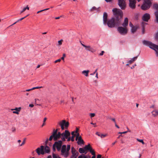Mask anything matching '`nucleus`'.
<instances>
[{
	"mask_svg": "<svg viewBox=\"0 0 158 158\" xmlns=\"http://www.w3.org/2000/svg\"><path fill=\"white\" fill-rule=\"evenodd\" d=\"M112 12L114 17L108 19L106 24V25H107L111 28L120 25L123 15V11L119 9L114 8L112 10Z\"/></svg>",
	"mask_w": 158,
	"mask_h": 158,
	"instance_id": "nucleus-1",
	"label": "nucleus"
},
{
	"mask_svg": "<svg viewBox=\"0 0 158 158\" xmlns=\"http://www.w3.org/2000/svg\"><path fill=\"white\" fill-rule=\"evenodd\" d=\"M36 151L38 155H40V154L44 155L45 153H49L50 152V148L47 145H46L44 148V146L42 145L40 146V148H38L36 150Z\"/></svg>",
	"mask_w": 158,
	"mask_h": 158,
	"instance_id": "nucleus-2",
	"label": "nucleus"
},
{
	"mask_svg": "<svg viewBox=\"0 0 158 158\" xmlns=\"http://www.w3.org/2000/svg\"><path fill=\"white\" fill-rule=\"evenodd\" d=\"M152 5L151 0H143L140 8L143 10H148Z\"/></svg>",
	"mask_w": 158,
	"mask_h": 158,
	"instance_id": "nucleus-3",
	"label": "nucleus"
},
{
	"mask_svg": "<svg viewBox=\"0 0 158 158\" xmlns=\"http://www.w3.org/2000/svg\"><path fill=\"white\" fill-rule=\"evenodd\" d=\"M143 44L149 46L150 48L155 50L156 45L153 44L152 42L144 40H143Z\"/></svg>",
	"mask_w": 158,
	"mask_h": 158,
	"instance_id": "nucleus-4",
	"label": "nucleus"
},
{
	"mask_svg": "<svg viewBox=\"0 0 158 158\" xmlns=\"http://www.w3.org/2000/svg\"><path fill=\"white\" fill-rule=\"evenodd\" d=\"M117 31L121 35H125L127 33V28L122 27H118L117 28Z\"/></svg>",
	"mask_w": 158,
	"mask_h": 158,
	"instance_id": "nucleus-5",
	"label": "nucleus"
},
{
	"mask_svg": "<svg viewBox=\"0 0 158 158\" xmlns=\"http://www.w3.org/2000/svg\"><path fill=\"white\" fill-rule=\"evenodd\" d=\"M84 149L85 151H89L92 155H95V152L91 147L90 144H88L87 145H85L84 147Z\"/></svg>",
	"mask_w": 158,
	"mask_h": 158,
	"instance_id": "nucleus-6",
	"label": "nucleus"
},
{
	"mask_svg": "<svg viewBox=\"0 0 158 158\" xmlns=\"http://www.w3.org/2000/svg\"><path fill=\"white\" fill-rule=\"evenodd\" d=\"M118 5L122 10H124L126 8V5L124 0H118Z\"/></svg>",
	"mask_w": 158,
	"mask_h": 158,
	"instance_id": "nucleus-7",
	"label": "nucleus"
},
{
	"mask_svg": "<svg viewBox=\"0 0 158 158\" xmlns=\"http://www.w3.org/2000/svg\"><path fill=\"white\" fill-rule=\"evenodd\" d=\"M153 7L154 9L156 10L154 14L155 16L156 20L158 23V4H155L153 5Z\"/></svg>",
	"mask_w": 158,
	"mask_h": 158,
	"instance_id": "nucleus-8",
	"label": "nucleus"
},
{
	"mask_svg": "<svg viewBox=\"0 0 158 158\" xmlns=\"http://www.w3.org/2000/svg\"><path fill=\"white\" fill-rule=\"evenodd\" d=\"M129 6L131 9H135L136 7V0H129Z\"/></svg>",
	"mask_w": 158,
	"mask_h": 158,
	"instance_id": "nucleus-9",
	"label": "nucleus"
},
{
	"mask_svg": "<svg viewBox=\"0 0 158 158\" xmlns=\"http://www.w3.org/2000/svg\"><path fill=\"white\" fill-rule=\"evenodd\" d=\"M150 15L147 13L144 14L142 17V20L148 22V20L150 19Z\"/></svg>",
	"mask_w": 158,
	"mask_h": 158,
	"instance_id": "nucleus-10",
	"label": "nucleus"
},
{
	"mask_svg": "<svg viewBox=\"0 0 158 158\" xmlns=\"http://www.w3.org/2000/svg\"><path fill=\"white\" fill-rule=\"evenodd\" d=\"M59 124H62L65 127L66 129H67L69 125V123L68 122H66L65 120H62L61 121L58 123Z\"/></svg>",
	"mask_w": 158,
	"mask_h": 158,
	"instance_id": "nucleus-11",
	"label": "nucleus"
},
{
	"mask_svg": "<svg viewBox=\"0 0 158 158\" xmlns=\"http://www.w3.org/2000/svg\"><path fill=\"white\" fill-rule=\"evenodd\" d=\"M107 16H108V15L107 14L106 12H105L103 13V24L105 25H106V22L107 21Z\"/></svg>",
	"mask_w": 158,
	"mask_h": 158,
	"instance_id": "nucleus-12",
	"label": "nucleus"
},
{
	"mask_svg": "<svg viewBox=\"0 0 158 158\" xmlns=\"http://www.w3.org/2000/svg\"><path fill=\"white\" fill-rule=\"evenodd\" d=\"M66 147L65 145H63L61 149V155L64 156V154L66 152Z\"/></svg>",
	"mask_w": 158,
	"mask_h": 158,
	"instance_id": "nucleus-13",
	"label": "nucleus"
},
{
	"mask_svg": "<svg viewBox=\"0 0 158 158\" xmlns=\"http://www.w3.org/2000/svg\"><path fill=\"white\" fill-rule=\"evenodd\" d=\"M70 148V146L69 145H68L67 146V148H66L67 152L64 154V157L65 158H66L69 155V151Z\"/></svg>",
	"mask_w": 158,
	"mask_h": 158,
	"instance_id": "nucleus-14",
	"label": "nucleus"
},
{
	"mask_svg": "<svg viewBox=\"0 0 158 158\" xmlns=\"http://www.w3.org/2000/svg\"><path fill=\"white\" fill-rule=\"evenodd\" d=\"M128 20L127 18L126 17L125 18L124 22L122 24V25L123 27H126L128 25Z\"/></svg>",
	"mask_w": 158,
	"mask_h": 158,
	"instance_id": "nucleus-15",
	"label": "nucleus"
},
{
	"mask_svg": "<svg viewBox=\"0 0 158 158\" xmlns=\"http://www.w3.org/2000/svg\"><path fill=\"white\" fill-rule=\"evenodd\" d=\"M62 135H64V136H65L64 137L67 139L70 136V133L68 130H66L64 132L62 133Z\"/></svg>",
	"mask_w": 158,
	"mask_h": 158,
	"instance_id": "nucleus-16",
	"label": "nucleus"
},
{
	"mask_svg": "<svg viewBox=\"0 0 158 158\" xmlns=\"http://www.w3.org/2000/svg\"><path fill=\"white\" fill-rule=\"evenodd\" d=\"M61 137V133L59 132L56 135H54V140L56 141L58 139H60Z\"/></svg>",
	"mask_w": 158,
	"mask_h": 158,
	"instance_id": "nucleus-17",
	"label": "nucleus"
},
{
	"mask_svg": "<svg viewBox=\"0 0 158 158\" xmlns=\"http://www.w3.org/2000/svg\"><path fill=\"white\" fill-rule=\"evenodd\" d=\"M62 144V142L61 140L55 142L54 144L56 147H61Z\"/></svg>",
	"mask_w": 158,
	"mask_h": 158,
	"instance_id": "nucleus-18",
	"label": "nucleus"
},
{
	"mask_svg": "<svg viewBox=\"0 0 158 158\" xmlns=\"http://www.w3.org/2000/svg\"><path fill=\"white\" fill-rule=\"evenodd\" d=\"M85 48L86 50L91 52H94L96 51L95 49L91 48L90 46H87V47H85Z\"/></svg>",
	"mask_w": 158,
	"mask_h": 158,
	"instance_id": "nucleus-19",
	"label": "nucleus"
},
{
	"mask_svg": "<svg viewBox=\"0 0 158 158\" xmlns=\"http://www.w3.org/2000/svg\"><path fill=\"white\" fill-rule=\"evenodd\" d=\"M139 28V26L137 25H136L135 26L131 28V32L132 33H134L135 32L137 29Z\"/></svg>",
	"mask_w": 158,
	"mask_h": 158,
	"instance_id": "nucleus-20",
	"label": "nucleus"
},
{
	"mask_svg": "<svg viewBox=\"0 0 158 158\" xmlns=\"http://www.w3.org/2000/svg\"><path fill=\"white\" fill-rule=\"evenodd\" d=\"M99 8H96L95 6H93L92 8H91L90 10H89L90 12H92L94 10H96L97 12H99Z\"/></svg>",
	"mask_w": 158,
	"mask_h": 158,
	"instance_id": "nucleus-21",
	"label": "nucleus"
},
{
	"mask_svg": "<svg viewBox=\"0 0 158 158\" xmlns=\"http://www.w3.org/2000/svg\"><path fill=\"white\" fill-rule=\"evenodd\" d=\"M77 152L76 149L73 147H72L71 148V152L72 154V156L71 157V158L74 157L76 152Z\"/></svg>",
	"mask_w": 158,
	"mask_h": 158,
	"instance_id": "nucleus-22",
	"label": "nucleus"
},
{
	"mask_svg": "<svg viewBox=\"0 0 158 158\" xmlns=\"http://www.w3.org/2000/svg\"><path fill=\"white\" fill-rule=\"evenodd\" d=\"M152 113L154 117H156L158 115V110H153L152 111Z\"/></svg>",
	"mask_w": 158,
	"mask_h": 158,
	"instance_id": "nucleus-23",
	"label": "nucleus"
},
{
	"mask_svg": "<svg viewBox=\"0 0 158 158\" xmlns=\"http://www.w3.org/2000/svg\"><path fill=\"white\" fill-rule=\"evenodd\" d=\"M89 72V70H84L82 72V73L85 76L87 77L88 76V73Z\"/></svg>",
	"mask_w": 158,
	"mask_h": 158,
	"instance_id": "nucleus-24",
	"label": "nucleus"
},
{
	"mask_svg": "<svg viewBox=\"0 0 158 158\" xmlns=\"http://www.w3.org/2000/svg\"><path fill=\"white\" fill-rule=\"evenodd\" d=\"M84 143H85V142L83 139H81L80 140H78V141H77V143L78 145H80V144H83Z\"/></svg>",
	"mask_w": 158,
	"mask_h": 158,
	"instance_id": "nucleus-25",
	"label": "nucleus"
},
{
	"mask_svg": "<svg viewBox=\"0 0 158 158\" xmlns=\"http://www.w3.org/2000/svg\"><path fill=\"white\" fill-rule=\"evenodd\" d=\"M85 149H84V148L83 149V148H79L78 151L81 154H83L85 152Z\"/></svg>",
	"mask_w": 158,
	"mask_h": 158,
	"instance_id": "nucleus-26",
	"label": "nucleus"
},
{
	"mask_svg": "<svg viewBox=\"0 0 158 158\" xmlns=\"http://www.w3.org/2000/svg\"><path fill=\"white\" fill-rule=\"evenodd\" d=\"M29 7L27 5V6L26 7H24L23 10L20 11V14H21V13L23 12L24 11H25L26 9H27L28 10H29Z\"/></svg>",
	"mask_w": 158,
	"mask_h": 158,
	"instance_id": "nucleus-27",
	"label": "nucleus"
},
{
	"mask_svg": "<svg viewBox=\"0 0 158 158\" xmlns=\"http://www.w3.org/2000/svg\"><path fill=\"white\" fill-rule=\"evenodd\" d=\"M53 158H60L59 156L53 153H52Z\"/></svg>",
	"mask_w": 158,
	"mask_h": 158,
	"instance_id": "nucleus-28",
	"label": "nucleus"
},
{
	"mask_svg": "<svg viewBox=\"0 0 158 158\" xmlns=\"http://www.w3.org/2000/svg\"><path fill=\"white\" fill-rule=\"evenodd\" d=\"M155 50H154L156 52V56H158V45H156L155 47Z\"/></svg>",
	"mask_w": 158,
	"mask_h": 158,
	"instance_id": "nucleus-29",
	"label": "nucleus"
},
{
	"mask_svg": "<svg viewBox=\"0 0 158 158\" xmlns=\"http://www.w3.org/2000/svg\"><path fill=\"white\" fill-rule=\"evenodd\" d=\"M21 107H19V108L16 107L15 109H11V110H15L17 111H20L21 110Z\"/></svg>",
	"mask_w": 158,
	"mask_h": 158,
	"instance_id": "nucleus-30",
	"label": "nucleus"
},
{
	"mask_svg": "<svg viewBox=\"0 0 158 158\" xmlns=\"http://www.w3.org/2000/svg\"><path fill=\"white\" fill-rule=\"evenodd\" d=\"M58 129H56V130H55L54 129L53 130V132H52V134L53 135H56L57 133V131H58Z\"/></svg>",
	"mask_w": 158,
	"mask_h": 158,
	"instance_id": "nucleus-31",
	"label": "nucleus"
},
{
	"mask_svg": "<svg viewBox=\"0 0 158 158\" xmlns=\"http://www.w3.org/2000/svg\"><path fill=\"white\" fill-rule=\"evenodd\" d=\"M155 39L156 41L158 42V31L155 34Z\"/></svg>",
	"mask_w": 158,
	"mask_h": 158,
	"instance_id": "nucleus-32",
	"label": "nucleus"
},
{
	"mask_svg": "<svg viewBox=\"0 0 158 158\" xmlns=\"http://www.w3.org/2000/svg\"><path fill=\"white\" fill-rule=\"evenodd\" d=\"M28 15H29V14L27 15L26 16H25V17H24L22 18L19 19L17 21V22H19V21H21L23 19H24L26 17H27Z\"/></svg>",
	"mask_w": 158,
	"mask_h": 158,
	"instance_id": "nucleus-33",
	"label": "nucleus"
},
{
	"mask_svg": "<svg viewBox=\"0 0 158 158\" xmlns=\"http://www.w3.org/2000/svg\"><path fill=\"white\" fill-rule=\"evenodd\" d=\"M54 135H51L49 138V141H51L52 139H54Z\"/></svg>",
	"mask_w": 158,
	"mask_h": 158,
	"instance_id": "nucleus-34",
	"label": "nucleus"
},
{
	"mask_svg": "<svg viewBox=\"0 0 158 158\" xmlns=\"http://www.w3.org/2000/svg\"><path fill=\"white\" fill-rule=\"evenodd\" d=\"M26 140V138H25L24 139L22 143L21 144H20L19 146H23V145L25 143Z\"/></svg>",
	"mask_w": 158,
	"mask_h": 158,
	"instance_id": "nucleus-35",
	"label": "nucleus"
},
{
	"mask_svg": "<svg viewBox=\"0 0 158 158\" xmlns=\"http://www.w3.org/2000/svg\"><path fill=\"white\" fill-rule=\"evenodd\" d=\"M49 8H48L45 9H44V10H41L39 11H38L37 12V13L38 14V13H39L40 12H42L43 11L48 10H49Z\"/></svg>",
	"mask_w": 158,
	"mask_h": 158,
	"instance_id": "nucleus-36",
	"label": "nucleus"
},
{
	"mask_svg": "<svg viewBox=\"0 0 158 158\" xmlns=\"http://www.w3.org/2000/svg\"><path fill=\"white\" fill-rule=\"evenodd\" d=\"M78 158H86V156L84 155H81L79 156Z\"/></svg>",
	"mask_w": 158,
	"mask_h": 158,
	"instance_id": "nucleus-37",
	"label": "nucleus"
},
{
	"mask_svg": "<svg viewBox=\"0 0 158 158\" xmlns=\"http://www.w3.org/2000/svg\"><path fill=\"white\" fill-rule=\"evenodd\" d=\"M137 140L139 142L141 143H142V144H144V143L143 142V139H137Z\"/></svg>",
	"mask_w": 158,
	"mask_h": 158,
	"instance_id": "nucleus-38",
	"label": "nucleus"
},
{
	"mask_svg": "<svg viewBox=\"0 0 158 158\" xmlns=\"http://www.w3.org/2000/svg\"><path fill=\"white\" fill-rule=\"evenodd\" d=\"M144 31H145V27L143 25H142V34H143L144 33Z\"/></svg>",
	"mask_w": 158,
	"mask_h": 158,
	"instance_id": "nucleus-39",
	"label": "nucleus"
},
{
	"mask_svg": "<svg viewBox=\"0 0 158 158\" xmlns=\"http://www.w3.org/2000/svg\"><path fill=\"white\" fill-rule=\"evenodd\" d=\"M107 135V134H102L101 135L100 137L101 138H104Z\"/></svg>",
	"mask_w": 158,
	"mask_h": 158,
	"instance_id": "nucleus-40",
	"label": "nucleus"
},
{
	"mask_svg": "<svg viewBox=\"0 0 158 158\" xmlns=\"http://www.w3.org/2000/svg\"><path fill=\"white\" fill-rule=\"evenodd\" d=\"M108 118L109 119H110L111 120L115 123H116L115 120V119L114 118H111V117H108Z\"/></svg>",
	"mask_w": 158,
	"mask_h": 158,
	"instance_id": "nucleus-41",
	"label": "nucleus"
},
{
	"mask_svg": "<svg viewBox=\"0 0 158 158\" xmlns=\"http://www.w3.org/2000/svg\"><path fill=\"white\" fill-rule=\"evenodd\" d=\"M138 56H135V57H134L133 58H131L132 60L133 61V62L134 61H135L136 60V59H137V58H138Z\"/></svg>",
	"mask_w": 158,
	"mask_h": 158,
	"instance_id": "nucleus-42",
	"label": "nucleus"
},
{
	"mask_svg": "<svg viewBox=\"0 0 158 158\" xmlns=\"http://www.w3.org/2000/svg\"><path fill=\"white\" fill-rule=\"evenodd\" d=\"M56 147L53 144V146H52V149H53V151L54 152H55L56 151Z\"/></svg>",
	"mask_w": 158,
	"mask_h": 158,
	"instance_id": "nucleus-43",
	"label": "nucleus"
},
{
	"mask_svg": "<svg viewBox=\"0 0 158 158\" xmlns=\"http://www.w3.org/2000/svg\"><path fill=\"white\" fill-rule=\"evenodd\" d=\"M95 115V114L94 113H90V116L91 118H92L94 117Z\"/></svg>",
	"mask_w": 158,
	"mask_h": 158,
	"instance_id": "nucleus-44",
	"label": "nucleus"
},
{
	"mask_svg": "<svg viewBox=\"0 0 158 158\" xmlns=\"http://www.w3.org/2000/svg\"><path fill=\"white\" fill-rule=\"evenodd\" d=\"M59 125H60V126L61 127V129L62 130H64V126H63V125L62 124H59Z\"/></svg>",
	"mask_w": 158,
	"mask_h": 158,
	"instance_id": "nucleus-45",
	"label": "nucleus"
},
{
	"mask_svg": "<svg viewBox=\"0 0 158 158\" xmlns=\"http://www.w3.org/2000/svg\"><path fill=\"white\" fill-rule=\"evenodd\" d=\"M133 62V61L131 59L129 60V61L127 62V63H129L130 64H132Z\"/></svg>",
	"mask_w": 158,
	"mask_h": 158,
	"instance_id": "nucleus-46",
	"label": "nucleus"
},
{
	"mask_svg": "<svg viewBox=\"0 0 158 158\" xmlns=\"http://www.w3.org/2000/svg\"><path fill=\"white\" fill-rule=\"evenodd\" d=\"M75 137V135L72 136L71 138V140L73 142L74 141V137Z\"/></svg>",
	"mask_w": 158,
	"mask_h": 158,
	"instance_id": "nucleus-47",
	"label": "nucleus"
},
{
	"mask_svg": "<svg viewBox=\"0 0 158 158\" xmlns=\"http://www.w3.org/2000/svg\"><path fill=\"white\" fill-rule=\"evenodd\" d=\"M78 155H79V153L78 152H77L75 153V156H74V157H76V158H77V157Z\"/></svg>",
	"mask_w": 158,
	"mask_h": 158,
	"instance_id": "nucleus-48",
	"label": "nucleus"
},
{
	"mask_svg": "<svg viewBox=\"0 0 158 158\" xmlns=\"http://www.w3.org/2000/svg\"><path fill=\"white\" fill-rule=\"evenodd\" d=\"M65 56V54H64L63 55V56L61 57V60H64V57Z\"/></svg>",
	"mask_w": 158,
	"mask_h": 158,
	"instance_id": "nucleus-49",
	"label": "nucleus"
},
{
	"mask_svg": "<svg viewBox=\"0 0 158 158\" xmlns=\"http://www.w3.org/2000/svg\"><path fill=\"white\" fill-rule=\"evenodd\" d=\"M61 59H58L56 60H55L54 62L55 63H56L58 62H60L61 61Z\"/></svg>",
	"mask_w": 158,
	"mask_h": 158,
	"instance_id": "nucleus-50",
	"label": "nucleus"
},
{
	"mask_svg": "<svg viewBox=\"0 0 158 158\" xmlns=\"http://www.w3.org/2000/svg\"><path fill=\"white\" fill-rule=\"evenodd\" d=\"M129 26L131 28L134 27V25L131 22H130L129 24Z\"/></svg>",
	"mask_w": 158,
	"mask_h": 158,
	"instance_id": "nucleus-51",
	"label": "nucleus"
},
{
	"mask_svg": "<svg viewBox=\"0 0 158 158\" xmlns=\"http://www.w3.org/2000/svg\"><path fill=\"white\" fill-rule=\"evenodd\" d=\"M98 70V69H96L95 71L93 73H92L91 74V75H94L97 72V71Z\"/></svg>",
	"mask_w": 158,
	"mask_h": 158,
	"instance_id": "nucleus-52",
	"label": "nucleus"
},
{
	"mask_svg": "<svg viewBox=\"0 0 158 158\" xmlns=\"http://www.w3.org/2000/svg\"><path fill=\"white\" fill-rule=\"evenodd\" d=\"M104 53V52L103 51H102L99 54V55L100 56H102L103 55Z\"/></svg>",
	"mask_w": 158,
	"mask_h": 158,
	"instance_id": "nucleus-53",
	"label": "nucleus"
},
{
	"mask_svg": "<svg viewBox=\"0 0 158 158\" xmlns=\"http://www.w3.org/2000/svg\"><path fill=\"white\" fill-rule=\"evenodd\" d=\"M127 131H124V132H119L118 133L122 134L126 133H127Z\"/></svg>",
	"mask_w": 158,
	"mask_h": 158,
	"instance_id": "nucleus-54",
	"label": "nucleus"
},
{
	"mask_svg": "<svg viewBox=\"0 0 158 158\" xmlns=\"http://www.w3.org/2000/svg\"><path fill=\"white\" fill-rule=\"evenodd\" d=\"M19 111H13V113H14V114H19Z\"/></svg>",
	"mask_w": 158,
	"mask_h": 158,
	"instance_id": "nucleus-55",
	"label": "nucleus"
},
{
	"mask_svg": "<svg viewBox=\"0 0 158 158\" xmlns=\"http://www.w3.org/2000/svg\"><path fill=\"white\" fill-rule=\"evenodd\" d=\"M61 147H56V148H57L58 151H59L60 150Z\"/></svg>",
	"mask_w": 158,
	"mask_h": 158,
	"instance_id": "nucleus-56",
	"label": "nucleus"
},
{
	"mask_svg": "<svg viewBox=\"0 0 158 158\" xmlns=\"http://www.w3.org/2000/svg\"><path fill=\"white\" fill-rule=\"evenodd\" d=\"M65 139L66 138L65 137H63L61 138V139L62 141H65Z\"/></svg>",
	"mask_w": 158,
	"mask_h": 158,
	"instance_id": "nucleus-57",
	"label": "nucleus"
},
{
	"mask_svg": "<svg viewBox=\"0 0 158 158\" xmlns=\"http://www.w3.org/2000/svg\"><path fill=\"white\" fill-rule=\"evenodd\" d=\"M75 132L74 131H73L71 133V134L72 135V136H74L75 135V136H76V135L75 134Z\"/></svg>",
	"mask_w": 158,
	"mask_h": 158,
	"instance_id": "nucleus-58",
	"label": "nucleus"
},
{
	"mask_svg": "<svg viewBox=\"0 0 158 158\" xmlns=\"http://www.w3.org/2000/svg\"><path fill=\"white\" fill-rule=\"evenodd\" d=\"M136 66V64H135L133 65L131 68V69H133L135 68V67Z\"/></svg>",
	"mask_w": 158,
	"mask_h": 158,
	"instance_id": "nucleus-59",
	"label": "nucleus"
},
{
	"mask_svg": "<svg viewBox=\"0 0 158 158\" xmlns=\"http://www.w3.org/2000/svg\"><path fill=\"white\" fill-rule=\"evenodd\" d=\"M79 129L78 128H76V131L75 132V133H78V132L79 131Z\"/></svg>",
	"mask_w": 158,
	"mask_h": 158,
	"instance_id": "nucleus-60",
	"label": "nucleus"
},
{
	"mask_svg": "<svg viewBox=\"0 0 158 158\" xmlns=\"http://www.w3.org/2000/svg\"><path fill=\"white\" fill-rule=\"evenodd\" d=\"M101 155L99 154L97 156V158H101Z\"/></svg>",
	"mask_w": 158,
	"mask_h": 158,
	"instance_id": "nucleus-61",
	"label": "nucleus"
},
{
	"mask_svg": "<svg viewBox=\"0 0 158 158\" xmlns=\"http://www.w3.org/2000/svg\"><path fill=\"white\" fill-rule=\"evenodd\" d=\"M12 131L13 132H14L15 131V127H12Z\"/></svg>",
	"mask_w": 158,
	"mask_h": 158,
	"instance_id": "nucleus-62",
	"label": "nucleus"
},
{
	"mask_svg": "<svg viewBox=\"0 0 158 158\" xmlns=\"http://www.w3.org/2000/svg\"><path fill=\"white\" fill-rule=\"evenodd\" d=\"M96 134L98 135V136H100V135H101V134H100L98 132H96Z\"/></svg>",
	"mask_w": 158,
	"mask_h": 158,
	"instance_id": "nucleus-63",
	"label": "nucleus"
},
{
	"mask_svg": "<svg viewBox=\"0 0 158 158\" xmlns=\"http://www.w3.org/2000/svg\"><path fill=\"white\" fill-rule=\"evenodd\" d=\"M29 106L31 107H32L34 106V105L33 104H30L29 105Z\"/></svg>",
	"mask_w": 158,
	"mask_h": 158,
	"instance_id": "nucleus-64",
	"label": "nucleus"
}]
</instances>
